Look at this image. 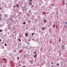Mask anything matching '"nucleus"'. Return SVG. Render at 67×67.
Segmentation results:
<instances>
[{
    "label": "nucleus",
    "instance_id": "1",
    "mask_svg": "<svg viewBox=\"0 0 67 67\" xmlns=\"http://www.w3.org/2000/svg\"><path fill=\"white\" fill-rule=\"evenodd\" d=\"M30 62L31 64H33V61H32L31 60L30 61Z\"/></svg>",
    "mask_w": 67,
    "mask_h": 67
},
{
    "label": "nucleus",
    "instance_id": "2",
    "mask_svg": "<svg viewBox=\"0 0 67 67\" xmlns=\"http://www.w3.org/2000/svg\"><path fill=\"white\" fill-rule=\"evenodd\" d=\"M45 27H42V30H45Z\"/></svg>",
    "mask_w": 67,
    "mask_h": 67
},
{
    "label": "nucleus",
    "instance_id": "3",
    "mask_svg": "<svg viewBox=\"0 0 67 67\" xmlns=\"http://www.w3.org/2000/svg\"><path fill=\"white\" fill-rule=\"evenodd\" d=\"M43 21L44 23H46V22H47V21H46V20L44 19L43 20Z\"/></svg>",
    "mask_w": 67,
    "mask_h": 67
},
{
    "label": "nucleus",
    "instance_id": "4",
    "mask_svg": "<svg viewBox=\"0 0 67 67\" xmlns=\"http://www.w3.org/2000/svg\"><path fill=\"white\" fill-rule=\"evenodd\" d=\"M30 5H31L32 4V2H29V4H30Z\"/></svg>",
    "mask_w": 67,
    "mask_h": 67
},
{
    "label": "nucleus",
    "instance_id": "5",
    "mask_svg": "<svg viewBox=\"0 0 67 67\" xmlns=\"http://www.w3.org/2000/svg\"><path fill=\"white\" fill-rule=\"evenodd\" d=\"M62 49H64V46L63 45H62Z\"/></svg>",
    "mask_w": 67,
    "mask_h": 67
},
{
    "label": "nucleus",
    "instance_id": "6",
    "mask_svg": "<svg viewBox=\"0 0 67 67\" xmlns=\"http://www.w3.org/2000/svg\"><path fill=\"white\" fill-rule=\"evenodd\" d=\"M37 56V54H36L35 55V56H34L35 58Z\"/></svg>",
    "mask_w": 67,
    "mask_h": 67
},
{
    "label": "nucleus",
    "instance_id": "7",
    "mask_svg": "<svg viewBox=\"0 0 67 67\" xmlns=\"http://www.w3.org/2000/svg\"><path fill=\"white\" fill-rule=\"evenodd\" d=\"M16 7H17L18 8H19V5H18V4H17V5H16Z\"/></svg>",
    "mask_w": 67,
    "mask_h": 67
},
{
    "label": "nucleus",
    "instance_id": "8",
    "mask_svg": "<svg viewBox=\"0 0 67 67\" xmlns=\"http://www.w3.org/2000/svg\"><path fill=\"white\" fill-rule=\"evenodd\" d=\"M27 34H28L26 33V34H25V36H27Z\"/></svg>",
    "mask_w": 67,
    "mask_h": 67
},
{
    "label": "nucleus",
    "instance_id": "9",
    "mask_svg": "<svg viewBox=\"0 0 67 67\" xmlns=\"http://www.w3.org/2000/svg\"><path fill=\"white\" fill-rule=\"evenodd\" d=\"M34 34H35V33H32V35H33Z\"/></svg>",
    "mask_w": 67,
    "mask_h": 67
},
{
    "label": "nucleus",
    "instance_id": "10",
    "mask_svg": "<svg viewBox=\"0 0 67 67\" xmlns=\"http://www.w3.org/2000/svg\"><path fill=\"white\" fill-rule=\"evenodd\" d=\"M23 24H26L25 22H24Z\"/></svg>",
    "mask_w": 67,
    "mask_h": 67
},
{
    "label": "nucleus",
    "instance_id": "11",
    "mask_svg": "<svg viewBox=\"0 0 67 67\" xmlns=\"http://www.w3.org/2000/svg\"><path fill=\"white\" fill-rule=\"evenodd\" d=\"M18 40H19V41L21 42V39H19Z\"/></svg>",
    "mask_w": 67,
    "mask_h": 67
},
{
    "label": "nucleus",
    "instance_id": "12",
    "mask_svg": "<svg viewBox=\"0 0 67 67\" xmlns=\"http://www.w3.org/2000/svg\"><path fill=\"white\" fill-rule=\"evenodd\" d=\"M36 54V52H34V54Z\"/></svg>",
    "mask_w": 67,
    "mask_h": 67
},
{
    "label": "nucleus",
    "instance_id": "13",
    "mask_svg": "<svg viewBox=\"0 0 67 67\" xmlns=\"http://www.w3.org/2000/svg\"><path fill=\"white\" fill-rule=\"evenodd\" d=\"M55 25H53V27H55Z\"/></svg>",
    "mask_w": 67,
    "mask_h": 67
},
{
    "label": "nucleus",
    "instance_id": "14",
    "mask_svg": "<svg viewBox=\"0 0 67 67\" xmlns=\"http://www.w3.org/2000/svg\"><path fill=\"white\" fill-rule=\"evenodd\" d=\"M2 31V30L0 29V32H1Z\"/></svg>",
    "mask_w": 67,
    "mask_h": 67
},
{
    "label": "nucleus",
    "instance_id": "15",
    "mask_svg": "<svg viewBox=\"0 0 67 67\" xmlns=\"http://www.w3.org/2000/svg\"><path fill=\"white\" fill-rule=\"evenodd\" d=\"M5 46H7V44H6V43L5 44Z\"/></svg>",
    "mask_w": 67,
    "mask_h": 67
},
{
    "label": "nucleus",
    "instance_id": "16",
    "mask_svg": "<svg viewBox=\"0 0 67 67\" xmlns=\"http://www.w3.org/2000/svg\"><path fill=\"white\" fill-rule=\"evenodd\" d=\"M2 10V9L1 8H0V10Z\"/></svg>",
    "mask_w": 67,
    "mask_h": 67
},
{
    "label": "nucleus",
    "instance_id": "17",
    "mask_svg": "<svg viewBox=\"0 0 67 67\" xmlns=\"http://www.w3.org/2000/svg\"><path fill=\"white\" fill-rule=\"evenodd\" d=\"M57 65H58V66H59V64H57Z\"/></svg>",
    "mask_w": 67,
    "mask_h": 67
},
{
    "label": "nucleus",
    "instance_id": "18",
    "mask_svg": "<svg viewBox=\"0 0 67 67\" xmlns=\"http://www.w3.org/2000/svg\"><path fill=\"white\" fill-rule=\"evenodd\" d=\"M32 0H31H31H29V1H30V2H32Z\"/></svg>",
    "mask_w": 67,
    "mask_h": 67
},
{
    "label": "nucleus",
    "instance_id": "19",
    "mask_svg": "<svg viewBox=\"0 0 67 67\" xmlns=\"http://www.w3.org/2000/svg\"><path fill=\"white\" fill-rule=\"evenodd\" d=\"M59 42H60L61 41L60 40V39H59Z\"/></svg>",
    "mask_w": 67,
    "mask_h": 67
},
{
    "label": "nucleus",
    "instance_id": "20",
    "mask_svg": "<svg viewBox=\"0 0 67 67\" xmlns=\"http://www.w3.org/2000/svg\"><path fill=\"white\" fill-rule=\"evenodd\" d=\"M3 61L5 60V59H3Z\"/></svg>",
    "mask_w": 67,
    "mask_h": 67
},
{
    "label": "nucleus",
    "instance_id": "21",
    "mask_svg": "<svg viewBox=\"0 0 67 67\" xmlns=\"http://www.w3.org/2000/svg\"><path fill=\"white\" fill-rule=\"evenodd\" d=\"M14 7H16V6H15V5H14Z\"/></svg>",
    "mask_w": 67,
    "mask_h": 67
},
{
    "label": "nucleus",
    "instance_id": "22",
    "mask_svg": "<svg viewBox=\"0 0 67 67\" xmlns=\"http://www.w3.org/2000/svg\"><path fill=\"white\" fill-rule=\"evenodd\" d=\"M22 67H26L25 66H23Z\"/></svg>",
    "mask_w": 67,
    "mask_h": 67
},
{
    "label": "nucleus",
    "instance_id": "23",
    "mask_svg": "<svg viewBox=\"0 0 67 67\" xmlns=\"http://www.w3.org/2000/svg\"><path fill=\"white\" fill-rule=\"evenodd\" d=\"M51 64L52 65H53V63H52V62L51 63Z\"/></svg>",
    "mask_w": 67,
    "mask_h": 67
},
{
    "label": "nucleus",
    "instance_id": "24",
    "mask_svg": "<svg viewBox=\"0 0 67 67\" xmlns=\"http://www.w3.org/2000/svg\"><path fill=\"white\" fill-rule=\"evenodd\" d=\"M0 41H1V39H0Z\"/></svg>",
    "mask_w": 67,
    "mask_h": 67
},
{
    "label": "nucleus",
    "instance_id": "25",
    "mask_svg": "<svg viewBox=\"0 0 67 67\" xmlns=\"http://www.w3.org/2000/svg\"><path fill=\"white\" fill-rule=\"evenodd\" d=\"M66 25H67V22H66Z\"/></svg>",
    "mask_w": 67,
    "mask_h": 67
},
{
    "label": "nucleus",
    "instance_id": "26",
    "mask_svg": "<svg viewBox=\"0 0 67 67\" xmlns=\"http://www.w3.org/2000/svg\"><path fill=\"white\" fill-rule=\"evenodd\" d=\"M52 23H51L50 24V25H52Z\"/></svg>",
    "mask_w": 67,
    "mask_h": 67
},
{
    "label": "nucleus",
    "instance_id": "27",
    "mask_svg": "<svg viewBox=\"0 0 67 67\" xmlns=\"http://www.w3.org/2000/svg\"><path fill=\"white\" fill-rule=\"evenodd\" d=\"M19 63H21V62L19 61Z\"/></svg>",
    "mask_w": 67,
    "mask_h": 67
},
{
    "label": "nucleus",
    "instance_id": "28",
    "mask_svg": "<svg viewBox=\"0 0 67 67\" xmlns=\"http://www.w3.org/2000/svg\"><path fill=\"white\" fill-rule=\"evenodd\" d=\"M19 58H17V59H19Z\"/></svg>",
    "mask_w": 67,
    "mask_h": 67
},
{
    "label": "nucleus",
    "instance_id": "29",
    "mask_svg": "<svg viewBox=\"0 0 67 67\" xmlns=\"http://www.w3.org/2000/svg\"><path fill=\"white\" fill-rule=\"evenodd\" d=\"M49 23L50 24H51V22H49Z\"/></svg>",
    "mask_w": 67,
    "mask_h": 67
},
{
    "label": "nucleus",
    "instance_id": "30",
    "mask_svg": "<svg viewBox=\"0 0 67 67\" xmlns=\"http://www.w3.org/2000/svg\"><path fill=\"white\" fill-rule=\"evenodd\" d=\"M51 67H53V66H52Z\"/></svg>",
    "mask_w": 67,
    "mask_h": 67
},
{
    "label": "nucleus",
    "instance_id": "31",
    "mask_svg": "<svg viewBox=\"0 0 67 67\" xmlns=\"http://www.w3.org/2000/svg\"><path fill=\"white\" fill-rule=\"evenodd\" d=\"M59 38H60V37H59Z\"/></svg>",
    "mask_w": 67,
    "mask_h": 67
},
{
    "label": "nucleus",
    "instance_id": "32",
    "mask_svg": "<svg viewBox=\"0 0 67 67\" xmlns=\"http://www.w3.org/2000/svg\"><path fill=\"white\" fill-rule=\"evenodd\" d=\"M48 26H49V25H48Z\"/></svg>",
    "mask_w": 67,
    "mask_h": 67
},
{
    "label": "nucleus",
    "instance_id": "33",
    "mask_svg": "<svg viewBox=\"0 0 67 67\" xmlns=\"http://www.w3.org/2000/svg\"><path fill=\"white\" fill-rule=\"evenodd\" d=\"M14 52H15V51H14Z\"/></svg>",
    "mask_w": 67,
    "mask_h": 67
},
{
    "label": "nucleus",
    "instance_id": "34",
    "mask_svg": "<svg viewBox=\"0 0 67 67\" xmlns=\"http://www.w3.org/2000/svg\"><path fill=\"white\" fill-rule=\"evenodd\" d=\"M20 65V66H21V65Z\"/></svg>",
    "mask_w": 67,
    "mask_h": 67
},
{
    "label": "nucleus",
    "instance_id": "35",
    "mask_svg": "<svg viewBox=\"0 0 67 67\" xmlns=\"http://www.w3.org/2000/svg\"><path fill=\"white\" fill-rule=\"evenodd\" d=\"M3 67H4V66H3Z\"/></svg>",
    "mask_w": 67,
    "mask_h": 67
},
{
    "label": "nucleus",
    "instance_id": "36",
    "mask_svg": "<svg viewBox=\"0 0 67 67\" xmlns=\"http://www.w3.org/2000/svg\"><path fill=\"white\" fill-rule=\"evenodd\" d=\"M42 0H40V1H42Z\"/></svg>",
    "mask_w": 67,
    "mask_h": 67
},
{
    "label": "nucleus",
    "instance_id": "37",
    "mask_svg": "<svg viewBox=\"0 0 67 67\" xmlns=\"http://www.w3.org/2000/svg\"><path fill=\"white\" fill-rule=\"evenodd\" d=\"M2 18H1V19Z\"/></svg>",
    "mask_w": 67,
    "mask_h": 67
},
{
    "label": "nucleus",
    "instance_id": "38",
    "mask_svg": "<svg viewBox=\"0 0 67 67\" xmlns=\"http://www.w3.org/2000/svg\"><path fill=\"white\" fill-rule=\"evenodd\" d=\"M7 24H8V23H7Z\"/></svg>",
    "mask_w": 67,
    "mask_h": 67
},
{
    "label": "nucleus",
    "instance_id": "39",
    "mask_svg": "<svg viewBox=\"0 0 67 67\" xmlns=\"http://www.w3.org/2000/svg\"><path fill=\"white\" fill-rule=\"evenodd\" d=\"M29 53H30V52H29Z\"/></svg>",
    "mask_w": 67,
    "mask_h": 67
},
{
    "label": "nucleus",
    "instance_id": "40",
    "mask_svg": "<svg viewBox=\"0 0 67 67\" xmlns=\"http://www.w3.org/2000/svg\"><path fill=\"white\" fill-rule=\"evenodd\" d=\"M33 56H34V55H33Z\"/></svg>",
    "mask_w": 67,
    "mask_h": 67
}]
</instances>
